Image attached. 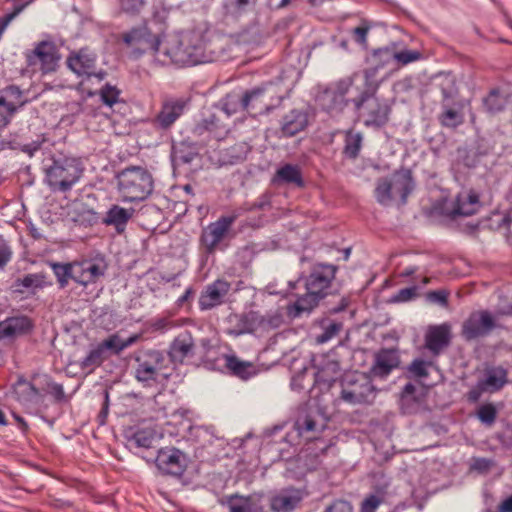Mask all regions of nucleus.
Listing matches in <instances>:
<instances>
[{"label":"nucleus","mask_w":512,"mask_h":512,"mask_svg":"<svg viewBox=\"0 0 512 512\" xmlns=\"http://www.w3.org/2000/svg\"><path fill=\"white\" fill-rule=\"evenodd\" d=\"M119 95L120 90L108 83L105 84L100 90L101 101L109 107H112L118 102Z\"/></svg>","instance_id":"obj_54"},{"label":"nucleus","mask_w":512,"mask_h":512,"mask_svg":"<svg viewBox=\"0 0 512 512\" xmlns=\"http://www.w3.org/2000/svg\"><path fill=\"white\" fill-rule=\"evenodd\" d=\"M17 109L15 106L10 105H0V130L7 127L13 116L17 113Z\"/></svg>","instance_id":"obj_60"},{"label":"nucleus","mask_w":512,"mask_h":512,"mask_svg":"<svg viewBox=\"0 0 512 512\" xmlns=\"http://www.w3.org/2000/svg\"><path fill=\"white\" fill-rule=\"evenodd\" d=\"M33 53L41 61V64H56L61 59L56 44L51 40L39 42Z\"/></svg>","instance_id":"obj_39"},{"label":"nucleus","mask_w":512,"mask_h":512,"mask_svg":"<svg viewBox=\"0 0 512 512\" xmlns=\"http://www.w3.org/2000/svg\"><path fill=\"white\" fill-rule=\"evenodd\" d=\"M24 96V91L15 84L8 85L0 90V105H12L17 110L28 103Z\"/></svg>","instance_id":"obj_40"},{"label":"nucleus","mask_w":512,"mask_h":512,"mask_svg":"<svg viewBox=\"0 0 512 512\" xmlns=\"http://www.w3.org/2000/svg\"><path fill=\"white\" fill-rule=\"evenodd\" d=\"M187 441L196 446V449H204L207 446L213 445L216 436L206 426L190 425L186 434Z\"/></svg>","instance_id":"obj_36"},{"label":"nucleus","mask_w":512,"mask_h":512,"mask_svg":"<svg viewBox=\"0 0 512 512\" xmlns=\"http://www.w3.org/2000/svg\"><path fill=\"white\" fill-rule=\"evenodd\" d=\"M432 362L425 361L421 358H415L406 368L407 372L416 378H427L429 376L428 367Z\"/></svg>","instance_id":"obj_50"},{"label":"nucleus","mask_w":512,"mask_h":512,"mask_svg":"<svg viewBox=\"0 0 512 512\" xmlns=\"http://www.w3.org/2000/svg\"><path fill=\"white\" fill-rule=\"evenodd\" d=\"M226 321L228 323L227 333L240 336L276 330L283 324V315L279 311H268L261 314L260 311L251 309L242 313H231Z\"/></svg>","instance_id":"obj_1"},{"label":"nucleus","mask_w":512,"mask_h":512,"mask_svg":"<svg viewBox=\"0 0 512 512\" xmlns=\"http://www.w3.org/2000/svg\"><path fill=\"white\" fill-rule=\"evenodd\" d=\"M168 363L172 365L171 370L180 365L190 363V360L197 355V345L189 331L177 335L170 343L167 352Z\"/></svg>","instance_id":"obj_10"},{"label":"nucleus","mask_w":512,"mask_h":512,"mask_svg":"<svg viewBox=\"0 0 512 512\" xmlns=\"http://www.w3.org/2000/svg\"><path fill=\"white\" fill-rule=\"evenodd\" d=\"M118 191L124 202H140L147 199L154 189L151 173L141 166H130L117 176Z\"/></svg>","instance_id":"obj_5"},{"label":"nucleus","mask_w":512,"mask_h":512,"mask_svg":"<svg viewBox=\"0 0 512 512\" xmlns=\"http://www.w3.org/2000/svg\"><path fill=\"white\" fill-rule=\"evenodd\" d=\"M13 394L16 401L25 407L38 405L44 400V393L41 391V387H37L23 376H19L13 384Z\"/></svg>","instance_id":"obj_22"},{"label":"nucleus","mask_w":512,"mask_h":512,"mask_svg":"<svg viewBox=\"0 0 512 512\" xmlns=\"http://www.w3.org/2000/svg\"><path fill=\"white\" fill-rule=\"evenodd\" d=\"M372 60L379 64L392 61L398 64H409L422 60V53L417 50L398 49V44L393 42L387 46L372 50Z\"/></svg>","instance_id":"obj_16"},{"label":"nucleus","mask_w":512,"mask_h":512,"mask_svg":"<svg viewBox=\"0 0 512 512\" xmlns=\"http://www.w3.org/2000/svg\"><path fill=\"white\" fill-rule=\"evenodd\" d=\"M134 208H123L119 205H112L106 212L102 223L106 226H113L119 233L123 232L127 223L133 217Z\"/></svg>","instance_id":"obj_31"},{"label":"nucleus","mask_w":512,"mask_h":512,"mask_svg":"<svg viewBox=\"0 0 512 512\" xmlns=\"http://www.w3.org/2000/svg\"><path fill=\"white\" fill-rule=\"evenodd\" d=\"M314 368L313 387L318 388L321 393L328 392L338 378L340 363L326 356Z\"/></svg>","instance_id":"obj_17"},{"label":"nucleus","mask_w":512,"mask_h":512,"mask_svg":"<svg viewBox=\"0 0 512 512\" xmlns=\"http://www.w3.org/2000/svg\"><path fill=\"white\" fill-rule=\"evenodd\" d=\"M251 147L246 142H237L219 153L221 165H236L246 160Z\"/></svg>","instance_id":"obj_33"},{"label":"nucleus","mask_w":512,"mask_h":512,"mask_svg":"<svg viewBox=\"0 0 512 512\" xmlns=\"http://www.w3.org/2000/svg\"><path fill=\"white\" fill-rule=\"evenodd\" d=\"M232 285L224 278H217L204 286L198 298V307L202 312L211 311L226 303Z\"/></svg>","instance_id":"obj_12"},{"label":"nucleus","mask_w":512,"mask_h":512,"mask_svg":"<svg viewBox=\"0 0 512 512\" xmlns=\"http://www.w3.org/2000/svg\"><path fill=\"white\" fill-rule=\"evenodd\" d=\"M221 505H227L229 512H251V509L247 506V503L239 498H232V495L226 497V500L220 501ZM252 510H254L252 508Z\"/></svg>","instance_id":"obj_58"},{"label":"nucleus","mask_w":512,"mask_h":512,"mask_svg":"<svg viewBox=\"0 0 512 512\" xmlns=\"http://www.w3.org/2000/svg\"><path fill=\"white\" fill-rule=\"evenodd\" d=\"M257 0H228L227 8L233 14H241L256 5Z\"/></svg>","instance_id":"obj_57"},{"label":"nucleus","mask_w":512,"mask_h":512,"mask_svg":"<svg viewBox=\"0 0 512 512\" xmlns=\"http://www.w3.org/2000/svg\"><path fill=\"white\" fill-rule=\"evenodd\" d=\"M44 171L45 182L51 190L66 193L80 180L84 166L79 158L53 156Z\"/></svg>","instance_id":"obj_4"},{"label":"nucleus","mask_w":512,"mask_h":512,"mask_svg":"<svg viewBox=\"0 0 512 512\" xmlns=\"http://www.w3.org/2000/svg\"><path fill=\"white\" fill-rule=\"evenodd\" d=\"M483 106L489 114H497L504 110L505 101L498 89H492L483 99Z\"/></svg>","instance_id":"obj_44"},{"label":"nucleus","mask_w":512,"mask_h":512,"mask_svg":"<svg viewBox=\"0 0 512 512\" xmlns=\"http://www.w3.org/2000/svg\"><path fill=\"white\" fill-rule=\"evenodd\" d=\"M139 337V335H132L123 340L117 333H114L109 335L107 338L109 340V345L112 347V354L119 355L124 349L136 343Z\"/></svg>","instance_id":"obj_46"},{"label":"nucleus","mask_w":512,"mask_h":512,"mask_svg":"<svg viewBox=\"0 0 512 512\" xmlns=\"http://www.w3.org/2000/svg\"><path fill=\"white\" fill-rule=\"evenodd\" d=\"M45 384L41 387V391L44 396L48 393L51 394L56 401L61 402L65 398L63 386L59 383L54 382L50 376H44Z\"/></svg>","instance_id":"obj_52"},{"label":"nucleus","mask_w":512,"mask_h":512,"mask_svg":"<svg viewBox=\"0 0 512 512\" xmlns=\"http://www.w3.org/2000/svg\"><path fill=\"white\" fill-rule=\"evenodd\" d=\"M363 146V134L354 129L344 131V144L342 156L345 159L355 161L359 156Z\"/></svg>","instance_id":"obj_34"},{"label":"nucleus","mask_w":512,"mask_h":512,"mask_svg":"<svg viewBox=\"0 0 512 512\" xmlns=\"http://www.w3.org/2000/svg\"><path fill=\"white\" fill-rule=\"evenodd\" d=\"M452 342L451 325L448 322L429 325L424 334V347L433 357H438Z\"/></svg>","instance_id":"obj_15"},{"label":"nucleus","mask_w":512,"mask_h":512,"mask_svg":"<svg viewBox=\"0 0 512 512\" xmlns=\"http://www.w3.org/2000/svg\"><path fill=\"white\" fill-rule=\"evenodd\" d=\"M148 463H154L162 475L177 479L183 477L189 462L188 456L178 448L163 447L156 454L141 455Z\"/></svg>","instance_id":"obj_7"},{"label":"nucleus","mask_w":512,"mask_h":512,"mask_svg":"<svg viewBox=\"0 0 512 512\" xmlns=\"http://www.w3.org/2000/svg\"><path fill=\"white\" fill-rule=\"evenodd\" d=\"M495 326V319L488 310L474 311L462 323L461 336L470 342L487 336Z\"/></svg>","instance_id":"obj_11"},{"label":"nucleus","mask_w":512,"mask_h":512,"mask_svg":"<svg viewBox=\"0 0 512 512\" xmlns=\"http://www.w3.org/2000/svg\"><path fill=\"white\" fill-rule=\"evenodd\" d=\"M106 270L107 264L104 259H88L75 262L74 282L87 287L103 277Z\"/></svg>","instance_id":"obj_18"},{"label":"nucleus","mask_w":512,"mask_h":512,"mask_svg":"<svg viewBox=\"0 0 512 512\" xmlns=\"http://www.w3.org/2000/svg\"><path fill=\"white\" fill-rule=\"evenodd\" d=\"M507 375V370L502 366L488 367L483 378L478 380L477 387L490 393L497 392L507 384Z\"/></svg>","instance_id":"obj_30"},{"label":"nucleus","mask_w":512,"mask_h":512,"mask_svg":"<svg viewBox=\"0 0 512 512\" xmlns=\"http://www.w3.org/2000/svg\"><path fill=\"white\" fill-rule=\"evenodd\" d=\"M437 120L442 127L455 129L464 122L462 107L459 104L442 105V110L437 116Z\"/></svg>","instance_id":"obj_37"},{"label":"nucleus","mask_w":512,"mask_h":512,"mask_svg":"<svg viewBox=\"0 0 512 512\" xmlns=\"http://www.w3.org/2000/svg\"><path fill=\"white\" fill-rule=\"evenodd\" d=\"M240 106V99L233 100L231 95H226L221 100V110L225 113L226 118H229L231 115H234L238 111V107Z\"/></svg>","instance_id":"obj_59"},{"label":"nucleus","mask_w":512,"mask_h":512,"mask_svg":"<svg viewBox=\"0 0 512 512\" xmlns=\"http://www.w3.org/2000/svg\"><path fill=\"white\" fill-rule=\"evenodd\" d=\"M183 106L178 103L165 104L154 119V124L161 129L169 128L182 114Z\"/></svg>","instance_id":"obj_41"},{"label":"nucleus","mask_w":512,"mask_h":512,"mask_svg":"<svg viewBox=\"0 0 512 512\" xmlns=\"http://www.w3.org/2000/svg\"><path fill=\"white\" fill-rule=\"evenodd\" d=\"M309 124V116L305 110L292 109L280 121V132L283 137L290 138L304 131Z\"/></svg>","instance_id":"obj_26"},{"label":"nucleus","mask_w":512,"mask_h":512,"mask_svg":"<svg viewBox=\"0 0 512 512\" xmlns=\"http://www.w3.org/2000/svg\"><path fill=\"white\" fill-rule=\"evenodd\" d=\"M34 328L33 320L26 315H15L0 321V340L30 333Z\"/></svg>","instance_id":"obj_27"},{"label":"nucleus","mask_w":512,"mask_h":512,"mask_svg":"<svg viewBox=\"0 0 512 512\" xmlns=\"http://www.w3.org/2000/svg\"><path fill=\"white\" fill-rule=\"evenodd\" d=\"M135 361L134 377L146 387L159 382V379L167 380L171 372L164 351L157 349H138L132 356Z\"/></svg>","instance_id":"obj_2"},{"label":"nucleus","mask_w":512,"mask_h":512,"mask_svg":"<svg viewBox=\"0 0 512 512\" xmlns=\"http://www.w3.org/2000/svg\"><path fill=\"white\" fill-rule=\"evenodd\" d=\"M415 188L416 182L412 170L401 166L393 171L390 178H379L374 192L377 202L381 205H388L394 199V195H398L399 204L404 206Z\"/></svg>","instance_id":"obj_3"},{"label":"nucleus","mask_w":512,"mask_h":512,"mask_svg":"<svg viewBox=\"0 0 512 512\" xmlns=\"http://www.w3.org/2000/svg\"><path fill=\"white\" fill-rule=\"evenodd\" d=\"M49 265L56 276L60 289L66 288L69 284V280L74 281L75 262H49Z\"/></svg>","instance_id":"obj_43"},{"label":"nucleus","mask_w":512,"mask_h":512,"mask_svg":"<svg viewBox=\"0 0 512 512\" xmlns=\"http://www.w3.org/2000/svg\"><path fill=\"white\" fill-rule=\"evenodd\" d=\"M400 353L398 348H381L375 353L374 362L370 368V374L381 379L386 378L400 365Z\"/></svg>","instance_id":"obj_19"},{"label":"nucleus","mask_w":512,"mask_h":512,"mask_svg":"<svg viewBox=\"0 0 512 512\" xmlns=\"http://www.w3.org/2000/svg\"><path fill=\"white\" fill-rule=\"evenodd\" d=\"M321 300L320 297L312 295L311 292L306 290L305 294L299 296L293 304L288 306V315L292 318H298L303 313H310L319 305Z\"/></svg>","instance_id":"obj_38"},{"label":"nucleus","mask_w":512,"mask_h":512,"mask_svg":"<svg viewBox=\"0 0 512 512\" xmlns=\"http://www.w3.org/2000/svg\"><path fill=\"white\" fill-rule=\"evenodd\" d=\"M323 512H353L352 505L346 500H335Z\"/></svg>","instance_id":"obj_64"},{"label":"nucleus","mask_w":512,"mask_h":512,"mask_svg":"<svg viewBox=\"0 0 512 512\" xmlns=\"http://www.w3.org/2000/svg\"><path fill=\"white\" fill-rule=\"evenodd\" d=\"M262 494H250L247 496L240 495L238 493L232 494V498H239V500H243L247 503V506L251 510V512H264L263 506H262Z\"/></svg>","instance_id":"obj_56"},{"label":"nucleus","mask_w":512,"mask_h":512,"mask_svg":"<svg viewBox=\"0 0 512 512\" xmlns=\"http://www.w3.org/2000/svg\"><path fill=\"white\" fill-rule=\"evenodd\" d=\"M376 394V387L364 373L347 374L342 381L341 399L349 404L371 405Z\"/></svg>","instance_id":"obj_6"},{"label":"nucleus","mask_w":512,"mask_h":512,"mask_svg":"<svg viewBox=\"0 0 512 512\" xmlns=\"http://www.w3.org/2000/svg\"><path fill=\"white\" fill-rule=\"evenodd\" d=\"M221 359L233 376L247 380L256 373L252 363L242 361L235 355L222 354Z\"/></svg>","instance_id":"obj_35"},{"label":"nucleus","mask_w":512,"mask_h":512,"mask_svg":"<svg viewBox=\"0 0 512 512\" xmlns=\"http://www.w3.org/2000/svg\"><path fill=\"white\" fill-rule=\"evenodd\" d=\"M322 332L315 337L318 344H323L335 337L343 328L342 322L323 317L316 321Z\"/></svg>","instance_id":"obj_42"},{"label":"nucleus","mask_w":512,"mask_h":512,"mask_svg":"<svg viewBox=\"0 0 512 512\" xmlns=\"http://www.w3.org/2000/svg\"><path fill=\"white\" fill-rule=\"evenodd\" d=\"M497 415L498 411L493 403L481 404L476 412L478 420L486 426H492L496 421Z\"/></svg>","instance_id":"obj_45"},{"label":"nucleus","mask_w":512,"mask_h":512,"mask_svg":"<svg viewBox=\"0 0 512 512\" xmlns=\"http://www.w3.org/2000/svg\"><path fill=\"white\" fill-rule=\"evenodd\" d=\"M476 214V209L473 208L471 205H468L467 201L464 199V196L461 194H458L453 209L450 212L451 218H456L458 216H471Z\"/></svg>","instance_id":"obj_49"},{"label":"nucleus","mask_w":512,"mask_h":512,"mask_svg":"<svg viewBox=\"0 0 512 512\" xmlns=\"http://www.w3.org/2000/svg\"><path fill=\"white\" fill-rule=\"evenodd\" d=\"M371 27V24L368 21L364 20L361 22L359 26L353 28L351 31L353 40L363 49L368 48L367 36Z\"/></svg>","instance_id":"obj_53"},{"label":"nucleus","mask_w":512,"mask_h":512,"mask_svg":"<svg viewBox=\"0 0 512 512\" xmlns=\"http://www.w3.org/2000/svg\"><path fill=\"white\" fill-rule=\"evenodd\" d=\"M200 156V146L189 138L172 143L171 161L174 168L190 165Z\"/></svg>","instance_id":"obj_23"},{"label":"nucleus","mask_w":512,"mask_h":512,"mask_svg":"<svg viewBox=\"0 0 512 512\" xmlns=\"http://www.w3.org/2000/svg\"><path fill=\"white\" fill-rule=\"evenodd\" d=\"M364 109L363 124L366 127H372L375 129L383 128L387 125L390 120V114L392 112L391 104L387 99L373 96L368 102L362 107Z\"/></svg>","instance_id":"obj_14"},{"label":"nucleus","mask_w":512,"mask_h":512,"mask_svg":"<svg viewBox=\"0 0 512 512\" xmlns=\"http://www.w3.org/2000/svg\"><path fill=\"white\" fill-rule=\"evenodd\" d=\"M348 88L328 86L318 92L315 98L317 106L331 116L339 115L351 102L346 98Z\"/></svg>","instance_id":"obj_13"},{"label":"nucleus","mask_w":512,"mask_h":512,"mask_svg":"<svg viewBox=\"0 0 512 512\" xmlns=\"http://www.w3.org/2000/svg\"><path fill=\"white\" fill-rule=\"evenodd\" d=\"M496 314L499 316H512V296H500L496 306Z\"/></svg>","instance_id":"obj_61"},{"label":"nucleus","mask_w":512,"mask_h":512,"mask_svg":"<svg viewBox=\"0 0 512 512\" xmlns=\"http://www.w3.org/2000/svg\"><path fill=\"white\" fill-rule=\"evenodd\" d=\"M126 440V447L134 454L141 457L146 455L145 452L154 448L155 434L149 429L130 428L124 434Z\"/></svg>","instance_id":"obj_25"},{"label":"nucleus","mask_w":512,"mask_h":512,"mask_svg":"<svg viewBox=\"0 0 512 512\" xmlns=\"http://www.w3.org/2000/svg\"><path fill=\"white\" fill-rule=\"evenodd\" d=\"M228 131V125L224 123L214 112L204 114L202 119L195 124L192 130L193 134L196 136H202L205 133H209L217 139L223 138Z\"/></svg>","instance_id":"obj_29"},{"label":"nucleus","mask_w":512,"mask_h":512,"mask_svg":"<svg viewBox=\"0 0 512 512\" xmlns=\"http://www.w3.org/2000/svg\"><path fill=\"white\" fill-rule=\"evenodd\" d=\"M112 355V347L106 338L89 350L88 354L80 360L79 366L82 371L91 373Z\"/></svg>","instance_id":"obj_28"},{"label":"nucleus","mask_w":512,"mask_h":512,"mask_svg":"<svg viewBox=\"0 0 512 512\" xmlns=\"http://www.w3.org/2000/svg\"><path fill=\"white\" fill-rule=\"evenodd\" d=\"M236 215H222L215 222L202 229L199 244L206 255H213L217 250H225L223 240L236 221Z\"/></svg>","instance_id":"obj_8"},{"label":"nucleus","mask_w":512,"mask_h":512,"mask_svg":"<svg viewBox=\"0 0 512 512\" xmlns=\"http://www.w3.org/2000/svg\"><path fill=\"white\" fill-rule=\"evenodd\" d=\"M418 296V287L416 285L400 289L397 293L391 296V303H404L408 302Z\"/></svg>","instance_id":"obj_55"},{"label":"nucleus","mask_w":512,"mask_h":512,"mask_svg":"<svg viewBox=\"0 0 512 512\" xmlns=\"http://www.w3.org/2000/svg\"><path fill=\"white\" fill-rule=\"evenodd\" d=\"M416 392V387L413 383L408 382L404 385L402 389V397H401V404L402 409L404 410V413L411 414L413 411L408 407L407 402L410 400V396H413Z\"/></svg>","instance_id":"obj_62"},{"label":"nucleus","mask_w":512,"mask_h":512,"mask_svg":"<svg viewBox=\"0 0 512 512\" xmlns=\"http://www.w3.org/2000/svg\"><path fill=\"white\" fill-rule=\"evenodd\" d=\"M493 466V460L488 458H475L471 464V468L481 474H486Z\"/></svg>","instance_id":"obj_63"},{"label":"nucleus","mask_w":512,"mask_h":512,"mask_svg":"<svg viewBox=\"0 0 512 512\" xmlns=\"http://www.w3.org/2000/svg\"><path fill=\"white\" fill-rule=\"evenodd\" d=\"M94 66H67L69 71L76 74L77 76H84V78L80 81V84H83L85 81H90L92 78H96L98 81H102L107 73L103 70L98 72H94L91 70Z\"/></svg>","instance_id":"obj_47"},{"label":"nucleus","mask_w":512,"mask_h":512,"mask_svg":"<svg viewBox=\"0 0 512 512\" xmlns=\"http://www.w3.org/2000/svg\"><path fill=\"white\" fill-rule=\"evenodd\" d=\"M265 90L263 88H254L247 90L240 99V106L244 110L254 109L256 103L260 102V98L263 96Z\"/></svg>","instance_id":"obj_51"},{"label":"nucleus","mask_w":512,"mask_h":512,"mask_svg":"<svg viewBox=\"0 0 512 512\" xmlns=\"http://www.w3.org/2000/svg\"><path fill=\"white\" fill-rule=\"evenodd\" d=\"M378 68L379 66H371L364 70V89L351 99L354 110L358 113L361 112L364 104L376 95L379 89L383 79L378 78Z\"/></svg>","instance_id":"obj_24"},{"label":"nucleus","mask_w":512,"mask_h":512,"mask_svg":"<svg viewBox=\"0 0 512 512\" xmlns=\"http://www.w3.org/2000/svg\"><path fill=\"white\" fill-rule=\"evenodd\" d=\"M96 60V54L88 47L81 48L79 51L71 52L65 64H91Z\"/></svg>","instance_id":"obj_48"},{"label":"nucleus","mask_w":512,"mask_h":512,"mask_svg":"<svg viewBox=\"0 0 512 512\" xmlns=\"http://www.w3.org/2000/svg\"><path fill=\"white\" fill-rule=\"evenodd\" d=\"M51 285L52 282L48 280L46 273H28L22 278L15 279L10 286V291L14 295L33 296L38 290Z\"/></svg>","instance_id":"obj_20"},{"label":"nucleus","mask_w":512,"mask_h":512,"mask_svg":"<svg viewBox=\"0 0 512 512\" xmlns=\"http://www.w3.org/2000/svg\"><path fill=\"white\" fill-rule=\"evenodd\" d=\"M338 267L332 264L317 263L312 266L307 276H302L304 287L312 295L324 299L330 294L332 281L336 277Z\"/></svg>","instance_id":"obj_9"},{"label":"nucleus","mask_w":512,"mask_h":512,"mask_svg":"<svg viewBox=\"0 0 512 512\" xmlns=\"http://www.w3.org/2000/svg\"><path fill=\"white\" fill-rule=\"evenodd\" d=\"M273 181L275 183L294 185L298 188L305 187V180L301 168L298 165L289 163L277 169Z\"/></svg>","instance_id":"obj_32"},{"label":"nucleus","mask_w":512,"mask_h":512,"mask_svg":"<svg viewBox=\"0 0 512 512\" xmlns=\"http://www.w3.org/2000/svg\"><path fill=\"white\" fill-rule=\"evenodd\" d=\"M303 498V489L289 486L270 497V508L273 512H292L299 506Z\"/></svg>","instance_id":"obj_21"}]
</instances>
